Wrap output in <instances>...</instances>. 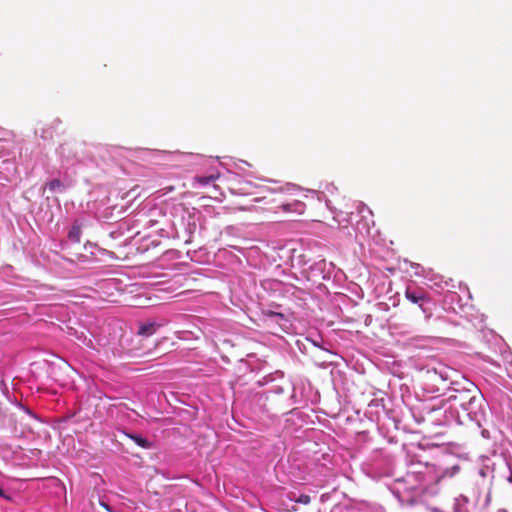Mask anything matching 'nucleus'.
Segmentation results:
<instances>
[{
	"label": "nucleus",
	"mask_w": 512,
	"mask_h": 512,
	"mask_svg": "<svg viewBox=\"0 0 512 512\" xmlns=\"http://www.w3.org/2000/svg\"><path fill=\"white\" fill-rule=\"evenodd\" d=\"M257 186L250 181H239L235 184L233 188H231V193L238 196H254L248 203H242L239 200H235L231 206L228 207L231 211H245L252 212L254 211L255 202H259L261 200L260 197H256L257 194Z\"/></svg>",
	"instance_id": "f257e3e1"
},
{
	"label": "nucleus",
	"mask_w": 512,
	"mask_h": 512,
	"mask_svg": "<svg viewBox=\"0 0 512 512\" xmlns=\"http://www.w3.org/2000/svg\"><path fill=\"white\" fill-rule=\"evenodd\" d=\"M279 208L285 213L303 214L305 210V204L301 201L294 200L290 203L281 204Z\"/></svg>",
	"instance_id": "f03ea898"
},
{
	"label": "nucleus",
	"mask_w": 512,
	"mask_h": 512,
	"mask_svg": "<svg viewBox=\"0 0 512 512\" xmlns=\"http://www.w3.org/2000/svg\"><path fill=\"white\" fill-rule=\"evenodd\" d=\"M405 297L412 303L416 304L421 303L425 299V295L423 292L413 291L409 288H407L405 291Z\"/></svg>",
	"instance_id": "7ed1b4c3"
},
{
	"label": "nucleus",
	"mask_w": 512,
	"mask_h": 512,
	"mask_svg": "<svg viewBox=\"0 0 512 512\" xmlns=\"http://www.w3.org/2000/svg\"><path fill=\"white\" fill-rule=\"evenodd\" d=\"M68 238L69 240H71L72 242H75V243H79L80 242V238H81V227L80 225L75 222L69 232H68Z\"/></svg>",
	"instance_id": "20e7f679"
},
{
	"label": "nucleus",
	"mask_w": 512,
	"mask_h": 512,
	"mask_svg": "<svg viewBox=\"0 0 512 512\" xmlns=\"http://www.w3.org/2000/svg\"><path fill=\"white\" fill-rule=\"evenodd\" d=\"M64 188L63 183L59 179H53L46 183L45 189H48L51 193L55 191H62Z\"/></svg>",
	"instance_id": "39448f33"
},
{
	"label": "nucleus",
	"mask_w": 512,
	"mask_h": 512,
	"mask_svg": "<svg viewBox=\"0 0 512 512\" xmlns=\"http://www.w3.org/2000/svg\"><path fill=\"white\" fill-rule=\"evenodd\" d=\"M157 325L154 323L141 325L139 328V334L144 336H150L155 333Z\"/></svg>",
	"instance_id": "423d86ee"
},
{
	"label": "nucleus",
	"mask_w": 512,
	"mask_h": 512,
	"mask_svg": "<svg viewBox=\"0 0 512 512\" xmlns=\"http://www.w3.org/2000/svg\"><path fill=\"white\" fill-rule=\"evenodd\" d=\"M218 178V175H210V176H196L194 181L201 185H208L214 182Z\"/></svg>",
	"instance_id": "0eeeda50"
},
{
	"label": "nucleus",
	"mask_w": 512,
	"mask_h": 512,
	"mask_svg": "<svg viewBox=\"0 0 512 512\" xmlns=\"http://www.w3.org/2000/svg\"><path fill=\"white\" fill-rule=\"evenodd\" d=\"M130 437L138 446L142 448L148 449L151 447V443L146 438H143L138 435H131Z\"/></svg>",
	"instance_id": "6e6552de"
},
{
	"label": "nucleus",
	"mask_w": 512,
	"mask_h": 512,
	"mask_svg": "<svg viewBox=\"0 0 512 512\" xmlns=\"http://www.w3.org/2000/svg\"><path fill=\"white\" fill-rule=\"evenodd\" d=\"M138 187L135 186L125 194V198H131L133 201L139 197Z\"/></svg>",
	"instance_id": "1a4fd4ad"
},
{
	"label": "nucleus",
	"mask_w": 512,
	"mask_h": 512,
	"mask_svg": "<svg viewBox=\"0 0 512 512\" xmlns=\"http://www.w3.org/2000/svg\"><path fill=\"white\" fill-rule=\"evenodd\" d=\"M296 503L307 505L311 502L309 495L301 494L298 498L294 499Z\"/></svg>",
	"instance_id": "9d476101"
},
{
	"label": "nucleus",
	"mask_w": 512,
	"mask_h": 512,
	"mask_svg": "<svg viewBox=\"0 0 512 512\" xmlns=\"http://www.w3.org/2000/svg\"><path fill=\"white\" fill-rule=\"evenodd\" d=\"M269 315H270V316H272V317H279V318H281V319H283V318H284L283 314H281V313H277V312H270V314H269Z\"/></svg>",
	"instance_id": "9b49d317"
},
{
	"label": "nucleus",
	"mask_w": 512,
	"mask_h": 512,
	"mask_svg": "<svg viewBox=\"0 0 512 512\" xmlns=\"http://www.w3.org/2000/svg\"><path fill=\"white\" fill-rule=\"evenodd\" d=\"M0 497H4V498L8 499V497L4 493V490L1 487H0Z\"/></svg>",
	"instance_id": "f8f14e48"
},
{
	"label": "nucleus",
	"mask_w": 512,
	"mask_h": 512,
	"mask_svg": "<svg viewBox=\"0 0 512 512\" xmlns=\"http://www.w3.org/2000/svg\"><path fill=\"white\" fill-rule=\"evenodd\" d=\"M101 505H102V506H103L107 511H109V512L111 511V510H110V508H109V506H108L107 504L102 503Z\"/></svg>",
	"instance_id": "ddd939ff"
},
{
	"label": "nucleus",
	"mask_w": 512,
	"mask_h": 512,
	"mask_svg": "<svg viewBox=\"0 0 512 512\" xmlns=\"http://www.w3.org/2000/svg\"><path fill=\"white\" fill-rule=\"evenodd\" d=\"M166 189H167V191H172L174 189V187L170 186V187H167Z\"/></svg>",
	"instance_id": "4468645a"
},
{
	"label": "nucleus",
	"mask_w": 512,
	"mask_h": 512,
	"mask_svg": "<svg viewBox=\"0 0 512 512\" xmlns=\"http://www.w3.org/2000/svg\"><path fill=\"white\" fill-rule=\"evenodd\" d=\"M440 378H441L443 381H446V380H447V377H443L442 375H440Z\"/></svg>",
	"instance_id": "2eb2a0df"
},
{
	"label": "nucleus",
	"mask_w": 512,
	"mask_h": 512,
	"mask_svg": "<svg viewBox=\"0 0 512 512\" xmlns=\"http://www.w3.org/2000/svg\"><path fill=\"white\" fill-rule=\"evenodd\" d=\"M456 398H457V396H456V395H452V396H450V399H456Z\"/></svg>",
	"instance_id": "dca6fc26"
}]
</instances>
